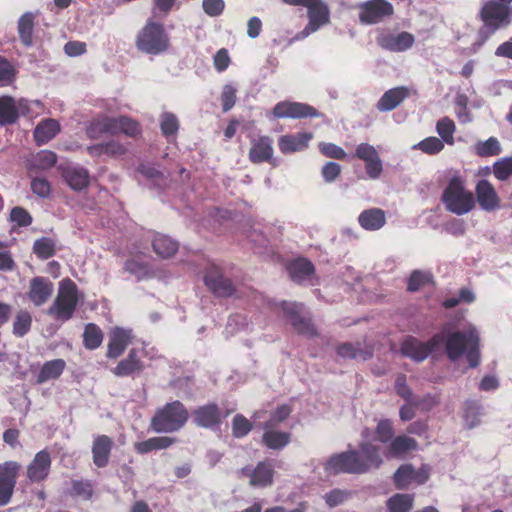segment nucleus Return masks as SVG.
Masks as SVG:
<instances>
[{"label":"nucleus","mask_w":512,"mask_h":512,"mask_svg":"<svg viewBox=\"0 0 512 512\" xmlns=\"http://www.w3.org/2000/svg\"><path fill=\"white\" fill-rule=\"evenodd\" d=\"M375 440L386 444L390 443L394 438L395 430L393 427V422L390 419H381L377 422L375 427Z\"/></svg>","instance_id":"50"},{"label":"nucleus","mask_w":512,"mask_h":512,"mask_svg":"<svg viewBox=\"0 0 512 512\" xmlns=\"http://www.w3.org/2000/svg\"><path fill=\"white\" fill-rule=\"evenodd\" d=\"M432 281L431 274L420 270H415L411 273L407 282V290L409 292H416L422 287L428 285Z\"/></svg>","instance_id":"54"},{"label":"nucleus","mask_w":512,"mask_h":512,"mask_svg":"<svg viewBox=\"0 0 512 512\" xmlns=\"http://www.w3.org/2000/svg\"><path fill=\"white\" fill-rule=\"evenodd\" d=\"M413 503V495L395 494L387 501V512H410L413 508Z\"/></svg>","instance_id":"46"},{"label":"nucleus","mask_w":512,"mask_h":512,"mask_svg":"<svg viewBox=\"0 0 512 512\" xmlns=\"http://www.w3.org/2000/svg\"><path fill=\"white\" fill-rule=\"evenodd\" d=\"M86 132L90 139H98L104 134L117 135L120 133V116L95 120L88 126Z\"/></svg>","instance_id":"27"},{"label":"nucleus","mask_w":512,"mask_h":512,"mask_svg":"<svg viewBox=\"0 0 512 512\" xmlns=\"http://www.w3.org/2000/svg\"><path fill=\"white\" fill-rule=\"evenodd\" d=\"M354 157L365 163V171L370 179L375 180L381 176L383 163L374 146L368 143L358 144L355 149Z\"/></svg>","instance_id":"14"},{"label":"nucleus","mask_w":512,"mask_h":512,"mask_svg":"<svg viewBox=\"0 0 512 512\" xmlns=\"http://www.w3.org/2000/svg\"><path fill=\"white\" fill-rule=\"evenodd\" d=\"M17 68L4 56L0 55V86H9L15 80L17 76Z\"/></svg>","instance_id":"49"},{"label":"nucleus","mask_w":512,"mask_h":512,"mask_svg":"<svg viewBox=\"0 0 512 512\" xmlns=\"http://www.w3.org/2000/svg\"><path fill=\"white\" fill-rule=\"evenodd\" d=\"M410 95L409 88L398 86L387 90L376 104L380 112L392 111L397 108Z\"/></svg>","instance_id":"26"},{"label":"nucleus","mask_w":512,"mask_h":512,"mask_svg":"<svg viewBox=\"0 0 512 512\" xmlns=\"http://www.w3.org/2000/svg\"><path fill=\"white\" fill-rule=\"evenodd\" d=\"M376 42L378 46L384 50L391 52H403L413 46L415 38L411 33L406 31L398 34L383 31L376 37Z\"/></svg>","instance_id":"20"},{"label":"nucleus","mask_w":512,"mask_h":512,"mask_svg":"<svg viewBox=\"0 0 512 512\" xmlns=\"http://www.w3.org/2000/svg\"><path fill=\"white\" fill-rule=\"evenodd\" d=\"M32 192L41 198H47L51 194V185L46 178L35 177L31 180Z\"/></svg>","instance_id":"62"},{"label":"nucleus","mask_w":512,"mask_h":512,"mask_svg":"<svg viewBox=\"0 0 512 512\" xmlns=\"http://www.w3.org/2000/svg\"><path fill=\"white\" fill-rule=\"evenodd\" d=\"M241 474L249 478V484L257 487L271 486L274 481V468L270 460H264L257 463L254 469L243 467Z\"/></svg>","instance_id":"21"},{"label":"nucleus","mask_w":512,"mask_h":512,"mask_svg":"<svg viewBox=\"0 0 512 512\" xmlns=\"http://www.w3.org/2000/svg\"><path fill=\"white\" fill-rule=\"evenodd\" d=\"M383 464L380 448L370 442H361L358 450L333 454L324 464L328 474H365Z\"/></svg>","instance_id":"1"},{"label":"nucleus","mask_w":512,"mask_h":512,"mask_svg":"<svg viewBox=\"0 0 512 512\" xmlns=\"http://www.w3.org/2000/svg\"><path fill=\"white\" fill-rule=\"evenodd\" d=\"M318 148L320 153L327 158L336 160H345L347 158L345 150L334 143L320 142Z\"/></svg>","instance_id":"58"},{"label":"nucleus","mask_w":512,"mask_h":512,"mask_svg":"<svg viewBox=\"0 0 512 512\" xmlns=\"http://www.w3.org/2000/svg\"><path fill=\"white\" fill-rule=\"evenodd\" d=\"M263 429L261 442L268 449L279 451L291 442L292 434L290 432L280 431L276 427H268V425H263Z\"/></svg>","instance_id":"29"},{"label":"nucleus","mask_w":512,"mask_h":512,"mask_svg":"<svg viewBox=\"0 0 512 512\" xmlns=\"http://www.w3.org/2000/svg\"><path fill=\"white\" fill-rule=\"evenodd\" d=\"M19 112L15 100L11 96L0 97V126L12 125L17 122Z\"/></svg>","instance_id":"41"},{"label":"nucleus","mask_w":512,"mask_h":512,"mask_svg":"<svg viewBox=\"0 0 512 512\" xmlns=\"http://www.w3.org/2000/svg\"><path fill=\"white\" fill-rule=\"evenodd\" d=\"M177 442L176 437L157 436L137 442L134 446L138 454H147L154 450H163L171 447Z\"/></svg>","instance_id":"39"},{"label":"nucleus","mask_w":512,"mask_h":512,"mask_svg":"<svg viewBox=\"0 0 512 512\" xmlns=\"http://www.w3.org/2000/svg\"><path fill=\"white\" fill-rule=\"evenodd\" d=\"M252 423L242 414H236L232 420V435L243 438L252 430Z\"/></svg>","instance_id":"56"},{"label":"nucleus","mask_w":512,"mask_h":512,"mask_svg":"<svg viewBox=\"0 0 512 512\" xmlns=\"http://www.w3.org/2000/svg\"><path fill=\"white\" fill-rule=\"evenodd\" d=\"M443 340L444 332L436 333L427 342H422L413 336H407L400 345V352L403 356L416 362H422L442 344Z\"/></svg>","instance_id":"8"},{"label":"nucleus","mask_w":512,"mask_h":512,"mask_svg":"<svg viewBox=\"0 0 512 512\" xmlns=\"http://www.w3.org/2000/svg\"><path fill=\"white\" fill-rule=\"evenodd\" d=\"M418 448V442L409 436L399 435L394 437L386 452L387 458H402L405 454L410 451H414Z\"/></svg>","instance_id":"30"},{"label":"nucleus","mask_w":512,"mask_h":512,"mask_svg":"<svg viewBox=\"0 0 512 512\" xmlns=\"http://www.w3.org/2000/svg\"><path fill=\"white\" fill-rule=\"evenodd\" d=\"M337 354L346 359H362L368 360L373 356V348L365 347L363 348L360 342L355 344L345 342L337 346L336 348Z\"/></svg>","instance_id":"38"},{"label":"nucleus","mask_w":512,"mask_h":512,"mask_svg":"<svg viewBox=\"0 0 512 512\" xmlns=\"http://www.w3.org/2000/svg\"><path fill=\"white\" fill-rule=\"evenodd\" d=\"M9 220L17 227H28L33 222V218L28 210L20 206L13 207L10 210Z\"/></svg>","instance_id":"55"},{"label":"nucleus","mask_w":512,"mask_h":512,"mask_svg":"<svg viewBox=\"0 0 512 512\" xmlns=\"http://www.w3.org/2000/svg\"><path fill=\"white\" fill-rule=\"evenodd\" d=\"M132 341L130 330L115 327L110 331L109 341L107 344L106 357L116 359L120 357Z\"/></svg>","instance_id":"23"},{"label":"nucleus","mask_w":512,"mask_h":512,"mask_svg":"<svg viewBox=\"0 0 512 512\" xmlns=\"http://www.w3.org/2000/svg\"><path fill=\"white\" fill-rule=\"evenodd\" d=\"M120 133L135 138L141 134V126L130 117L120 116Z\"/></svg>","instance_id":"59"},{"label":"nucleus","mask_w":512,"mask_h":512,"mask_svg":"<svg viewBox=\"0 0 512 512\" xmlns=\"http://www.w3.org/2000/svg\"><path fill=\"white\" fill-rule=\"evenodd\" d=\"M479 335L476 330L455 331L444 334L445 352L449 360L456 361L462 355H466V359L471 368H476L480 363Z\"/></svg>","instance_id":"2"},{"label":"nucleus","mask_w":512,"mask_h":512,"mask_svg":"<svg viewBox=\"0 0 512 512\" xmlns=\"http://www.w3.org/2000/svg\"><path fill=\"white\" fill-rule=\"evenodd\" d=\"M192 417L196 426L214 429L219 427L226 415L222 414L220 407L215 402H209L193 410Z\"/></svg>","instance_id":"18"},{"label":"nucleus","mask_w":512,"mask_h":512,"mask_svg":"<svg viewBox=\"0 0 512 512\" xmlns=\"http://www.w3.org/2000/svg\"><path fill=\"white\" fill-rule=\"evenodd\" d=\"M493 174L500 181L507 180L512 175V156L496 161L493 165Z\"/></svg>","instance_id":"57"},{"label":"nucleus","mask_w":512,"mask_h":512,"mask_svg":"<svg viewBox=\"0 0 512 512\" xmlns=\"http://www.w3.org/2000/svg\"><path fill=\"white\" fill-rule=\"evenodd\" d=\"M57 162V155L50 150H41L29 161V170H48Z\"/></svg>","instance_id":"45"},{"label":"nucleus","mask_w":512,"mask_h":512,"mask_svg":"<svg viewBox=\"0 0 512 512\" xmlns=\"http://www.w3.org/2000/svg\"><path fill=\"white\" fill-rule=\"evenodd\" d=\"M307 8L309 22L322 27L330 22V10L328 5L322 0H305L301 5Z\"/></svg>","instance_id":"28"},{"label":"nucleus","mask_w":512,"mask_h":512,"mask_svg":"<svg viewBox=\"0 0 512 512\" xmlns=\"http://www.w3.org/2000/svg\"><path fill=\"white\" fill-rule=\"evenodd\" d=\"M62 177L69 187L75 191L85 189L90 182L89 173L82 167H67L62 171Z\"/></svg>","instance_id":"35"},{"label":"nucleus","mask_w":512,"mask_h":512,"mask_svg":"<svg viewBox=\"0 0 512 512\" xmlns=\"http://www.w3.org/2000/svg\"><path fill=\"white\" fill-rule=\"evenodd\" d=\"M273 154V139L270 136H254L250 139L248 158L251 163H271Z\"/></svg>","instance_id":"19"},{"label":"nucleus","mask_w":512,"mask_h":512,"mask_svg":"<svg viewBox=\"0 0 512 512\" xmlns=\"http://www.w3.org/2000/svg\"><path fill=\"white\" fill-rule=\"evenodd\" d=\"M313 139L311 132H299L283 135L278 140V146L283 154H290L305 150Z\"/></svg>","instance_id":"25"},{"label":"nucleus","mask_w":512,"mask_h":512,"mask_svg":"<svg viewBox=\"0 0 512 512\" xmlns=\"http://www.w3.org/2000/svg\"><path fill=\"white\" fill-rule=\"evenodd\" d=\"M273 115L276 118L301 119L319 117L320 113L313 106L305 103L281 101L274 106Z\"/></svg>","instance_id":"15"},{"label":"nucleus","mask_w":512,"mask_h":512,"mask_svg":"<svg viewBox=\"0 0 512 512\" xmlns=\"http://www.w3.org/2000/svg\"><path fill=\"white\" fill-rule=\"evenodd\" d=\"M60 124L53 118L40 121L34 129L33 136L37 145H43L52 140L60 132Z\"/></svg>","instance_id":"33"},{"label":"nucleus","mask_w":512,"mask_h":512,"mask_svg":"<svg viewBox=\"0 0 512 512\" xmlns=\"http://www.w3.org/2000/svg\"><path fill=\"white\" fill-rule=\"evenodd\" d=\"M359 20L362 24L372 25L382 22L394 14L393 5L387 0H368L359 4Z\"/></svg>","instance_id":"10"},{"label":"nucleus","mask_w":512,"mask_h":512,"mask_svg":"<svg viewBox=\"0 0 512 512\" xmlns=\"http://www.w3.org/2000/svg\"><path fill=\"white\" fill-rule=\"evenodd\" d=\"M480 404L476 401H466L464 409V417L469 422V427L473 428L478 424V415L480 412Z\"/></svg>","instance_id":"63"},{"label":"nucleus","mask_w":512,"mask_h":512,"mask_svg":"<svg viewBox=\"0 0 512 512\" xmlns=\"http://www.w3.org/2000/svg\"><path fill=\"white\" fill-rule=\"evenodd\" d=\"M292 409L289 405L283 404L278 406L271 414L269 420L264 422L263 425L268 427H277L280 423L284 422L291 414Z\"/></svg>","instance_id":"60"},{"label":"nucleus","mask_w":512,"mask_h":512,"mask_svg":"<svg viewBox=\"0 0 512 512\" xmlns=\"http://www.w3.org/2000/svg\"><path fill=\"white\" fill-rule=\"evenodd\" d=\"M79 289L70 278H65L59 283L58 293L47 310V314L54 320L66 322L70 320L79 304Z\"/></svg>","instance_id":"6"},{"label":"nucleus","mask_w":512,"mask_h":512,"mask_svg":"<svg viewBox=\"0 0 512 512\" xmlns=\"http://www.w3.org/2000/svg\"><path fill=\"white\" fill-rule=\"evenodd\" d=\"M441 201L448 212L465 215L476 207L474 194L466 188L465 180L454 175L448 181L441 196Z\"/></svg>","instance_id":"4"},{"label":"nucleus","mask_w":512,"mask_h":512,"mask_svg":"<svg viewBox=\"0 0 512 512\" xmlns=\"http://www.w3.org/2000/svg\"><path fill=\"white\" fill-rule=\"evenodd\" d=\"M135 46L141 53L159 55L169 49L170 38L162 23L149 19L138 31Z\"/></svg>","instance_id":"5"},{"label":"nucleus","mask_w":512,"mask_h":512,"mask_svg":"<svg viewBox=\"0 0 512 512\" xmlns=\"http://www.w3.org/2000/svg\"><path fill=\"white\" fill-rule=\"evenodd\" d=\"M160 129L165 137L175 136L179 130V121L175 114L164 112L160 117Z\"/></svg>","instance_id":"52"},{"label":"nucleus","mask_w":512,"mask_h":512,"mask_svg":"<svg viewBox=\"0 0 512 512\" xmlns=\"http://www.w3.org/2000/svg\"><path fill=\"white\" fill-rule=\"evenodd\" d=\"M83 345L87 350H95L102 345L104 333L95 323H88L84 327Z\"/></svg>","instance_id":"43"},{"label":"nucleus","mask_w":512,"mask_h":512,"mask_svg":"<svg viewBox=\"0 0 512 512\" xmlns=\"http://www.w3.org/2000/svg\"><path fill=\"white\" fill-rule=\"evenodd\" d=\"M475 201L486 212H493L501 207L499 197L494 185L486 179L479 180L475 185Z\"/></svg>","instance_id":"16"},{"label":"nucleus","mask_w":512,"mask_h":512,"mask_svg":"<svg viewBox=\"0 0 512 512\" xmlns=\"http://www.w3.org/2000/svg\"><path fill=\"white\" fill-rule=\"evenodd\" d=\"M152 247L159 257L166 259L176 254L179 243L167 235L158 233L153 237Z\"/></svg>","instance_id":"40"},{"label":"nucleus","mask_w":512,"mask_h":512,"mask_svg":"<svg viewBox=\"0 0 512 512\" xmlns=\"http://www.w3.org/2000/svg\"><path fill=\"white\" fill-rule=\"evenodd\" d=\"M144 366L137 355L136 349H131L126 358L118 362L112 369V373L117 377H126L134 373H140Z\"/></svg>","instance_id":"31"},{"label":"nucleus","mask_w":512,"mask_h":512,"mask_svg":"<svg viewBox=\"0 0 512 512\" xmlns=\"http://www.w3.org/2000/svg\"><path fill=\"white\" fill-rule=\"evenodd\" d=\"M52 458L47 449L37 452L32 461L26 467V478L31 483H41L45 481L51 470Z\"/></svg>","instance_id":"17"},{"label":"nucleus","mask_w":512,"mask_h":512,"mask_svg":"<svg viewBox=\"0 0 512 512\" xmlns=\"http://www.w3.org/2000/svg\"><path fill=\"white\" fill-rule=\"evenodd\" d=\"M510 16V7L500 5L496 1L486 2L479 13V17L483 22V26L479 31L480 35L487 39L498 29L508 26L511 22Z\"/></svg>","instance_id":"7"},{"label":"nucleus","mask_w":512,"mask_h":512,"mask_svg":"<svg viewBox=\"0 0 512 512\" xmlns=\"http://www.w3.org/2000/svg\"><path fill=\"white\" fill-rule=\"evenodd\" d=\"M281 307L285 316L299 334L309 338L318 336L317 329L311 322V319L301 315L304 308L302 303L283 301Z\"/></svg>","instance_id":"11"},{"label":"nucleus","mask_w":512,"mask_h":512,"mask_svg":"<svg viewBox=\"0 0 512 512\" xmlns=\"http://www.w3.org/2000/svg\"><path fill=\"white\" fill-rule=\"evenodd\" d=\"M436 131L444 143H447L448 145L454 144L456 125L451 118L447 116L440 118L436 123Z\"/></svg>","instance_id":"48"},{"label":"nucleus","mask_w":512,"mask_h":512,"mask_svg":"<svg viewBox=\"0 0 512 512\" xmlns=\"http://www.w3.org/2000/svg\"><path fill=\"white\" fill-rule=\"evenodd\" d=\"M350 496L349 491L335 488L324 495V500L329 507L333 508L344 503Z\"/></svg>","instance_id":"61"},{"label":"nucleus","mask_w":512,"mask_h":512,"mask_svg":"<svg viewBox=\"0 0 512 512\" xmlns=\"http://www.w3.org/2000/svg\"><path fill=\"white\" fill-rule=\"evenodd\" d=\"M287 271L294 282L308 280L315 272L313 263L306 258H298L287 265Z\"/></svg>","instance_id":"36"},{"label":"nucleus","mask_w":512,"mask_h":512,"mask_svg":"<svg viewBox=\"0 0 512 512\" xmlns=\"http://www.w3.org/2000/svg\"><path fill=\"white\" fill-rule=\"evenodd\" d=\"M66 494L72 498H80L86 501L91 500L94 494L93 483L88 479L72 480Z\"/></svg>","instance_id":"42"},{"label":"nucleus","mask_w":512,"mask_h":512,"mask_svg":"<svg viewBox=\"0 0 512 512\" xmlns=\"http://www.w3.org/2000/svg\"><path fill=\"white\" fill-rule=\"evenodd\" d=\"M22 465L18 461L10 460L0 464V507L10 503Z\"/></svg>","instance_id":"9"},{"label":"nucleus","mask_w":512,"mask_h":512,"mask_svg":"<svg viewBox=\"0 0 512 512\" xmlns=\"http://www.w3.org/2000/svg\"><path fill=\"white\" fill-rule=\"evenodd\" d=\"M66 369L65 360L58 358L46 361L36 375V383L43 384L58 379Z\"/></svg>","instance_id":"34"},{"label":"nucleus","mask_w":512,"mask_h":512,"mask_svg":"<svg viewBox=\"0 0 512 512\" xmlns=\"http://www.w3.org/2000/svg\"><path fill=\"white\" fill-rule=\"evenodd\" d=\"M429 478V468L425 465L416 470L412 464H402L395 471L393 481L398 489H406L412 483L424 484Z\"/></svg>","instance_id":"13"},{"label":"nucleus","mask_w":512,"mask_h":512,"mask_svg":"<svg viewBox=\"0 0 512 512\" xmlns=\"http://www.w3.org/2000/svg\"><path fill=\"white\" fill-rule=\"evenodd\" d=\"M204 283L216 297L229 298L236 292V287L232 280L225 277L221 269L216 265H211L207 269L204 275Z\"/></svg>","instance_id":"12"},{"label":"nucleus","mask_w":512,"mask_h":512,"mask_svg":"<svg viewBox=\"0 0 512 512\" xmlns=\"http://www.w3.org/2000/svg\"><path fill=\"white\" fill-rule=\"evenodd\" d=\"M414 148L427 155H436L444 149V142L440 138L431 136L421 140Z\"/></svg>","instance_id":"53"},{"label":"nucleus","mask_w":512,"mask_h":512,"mask_svg":"<svg viewBox=\"0 0 512 512\" xmlns=\"http://www.w3.org/2000/svg\"><path fill=\"white\" fill-rule=\"evenodd\" d=\"M358 222L364 230L376 231L386 224V214L380 208H369L360 213Z\"/></svg>","instance_id":"32"},{"label":"nucleus","mask_w":512,"mask_h":512,"mask_svg":"<svg viewBox=\"0 0 512 512\" xmlns=\"http://www.w3.org/2000/svg\"><path fill=\"white\" fill-rule=\"evenodd\" d=\"M189 420V411L179 400L156 409L150 420V428L156 433H173L181 430Z\"/></svg>","instance_id":"3"},{"label":"nucleus","mask_w":512,"mask_h":512,"mask_svg":"<svg viewBox=\"0 0 512 512\" xmlns=\"http://www.w3.org/2000/svg\"><path fill=\"white\" fill-rule=\"evenodd\" d=\"M33 253L41 260H47L56 253V243L52 238L41 237L33 244Z\"/></svg>","instance_id":"47"},{"label":"nucleus","mask_w":512,"mask_h":512,"mask_svg":"<svg viewBox=\"0 0 512 512\" xmlns=\"http://www.w3.org/2000/svg\"><path fill=\"white\" fill-rule=\"evenodd\" d=\"M54 284L43 276L33 277L29 282L27 297L36 307L43 306L53 295Z\"/></svg>","instance_id":"22"},{"label":"nucleus","mask_w":512,"mask_h":512,"mask_svg":"<svg viewBox=\"0 0 512 512\" xmlns=\"http://www.w3.org/2000/svg\"><path fill=\"white\" fill-rule=\"evenodd\" d=\"M475 151L480 157L496 156L501 153V146L497 138L490 137L485 141L478 142Z\"/></svg>","instance_id":"51"},{"label":"nucleus","mask_w":512,"mask_h":512,"mask_svg":"<svg viewBox=\"0 0 512 512\" xmlns=\"http://www.w3.org/2000/svg\"><path fill=\"white\" fill-rule=\"evenodd\" d=\"M32 322V315L27 309L18 310L13 320L12 333L18 338L24 337L30 332Z\"/></svg>","instance_id":"44"},{"label":"nucleus","mask_w":512,"mask_h":512,"mask_svg":"<svg viewBox=\"0 0 512 512\" xmlns=\"http://www.w3.org/2000/svg\"><path fill=\"white\" fill-rule=\"evenodd\" d=\"M342 168L340 164L336 162H326L321 169V175L325 182H334L341 174Z\"/></svg>","instance_id":"64"},{"label":"nucleus","mask_w":512,"mask_h":512,"mask_svg":"<svg viewBox=\"0 0 512 512\" xmlns=\"http://www.w3.org/2000/svg\"><path fill=\"white\" fill-rule=\"evenodd\" d=\"M114 441L108 435H97L93 439L91 452L93 463L97 468H104L109 464Z\"/></svg>","instance_id":"24"},{"label":"nucleus","mask_w":512,"mask_h":512,"mask_svg":"<svg viewBox=\"0 0 512 512\" xmlns=\"http://www.w3.org/2000/svg\"><path fill=\"white\" fill-rule=\"evenodd\" d=\"M36 14L33 12H25L20 16L17 22V32L20 42L25 47L33 45V33L35 29Z\"/></svg>","instance_id":"37"}]
</instances>
